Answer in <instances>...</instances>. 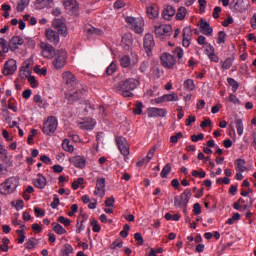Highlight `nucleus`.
Instances as JSON below:
<instances>
[{
	"mask_svg": "<svg viewBox=\"0 0 256 256\" xmlns=\"http://www.w3.org/2000/svg\"><path fill=\"white\" fill-rule=\"evenodd\" d=\"M58 222L61 223L64 227H69V225H71V220L69 218H65L64 216H59Z\"/></svg>",
	"mask_w": 256,
	"mask_h": 256,
	"instance_id": "09e8293b",
	"label": "nucleus"
},
{
	"mask_svg": "<svg viewBox=\"0 0 256 256\" xmlns=\"http://www.w3.org/2000/svg\"><path fill=\"white\" fill-rule=\"evenodd\" d=\"M9 152L6 150L5 146L0 144V159L1 161H7Z\"/></svg>",
	"mask_w": 256,
	"mask_h": 256,
	"instance_id": "79ce46f5",
	"label": "nucleus"
},
{
	"mask_svg": "<svg viewBox=\"0 0 256 256\" xmlns=\"http://www.w3.org/2000/svg\"><path fill=\"white\" fill-rule=\"evenodd\" d=\"M192 35H193V32H192L191 28L185 27L183 29V32H182V37H183L182 45H183V47H189L191 45Z\"/></svg>",
	"mask_w": 256,
	"mask_h": 256,
	"instance_id": "aec40b11",
	"label": "nucleus"
},
{
	"mask_svg": "<svg viewBox=\"0 0 256 256\" xmlns=\"http://www.w3.org/2000/svg\"><path fill=\"white\" fill-rule=\"evenodd\" d=\"M34 212L36 217H45V210L39 208V207H34Z\"/></svg>",
	"mask_w": 256,
	"mask_h": 256,
	"instance_id": "0e129e2a",
	"label": "nucleus"
},
{
	"mask_svg": "<svg viewBox=\"0 0 256 256\" xmlns=\"http://www.w3.org/2000/svg\"><path fill=\"white\" fill-rule=\"evenodd\" d=\"M52 26L62 37H67V25L63 23V20L61 19H55L52 22Z\"/></svg>",
	"mask_w": 256,
	"mask_h": 256,
	"instance_id": "a211bd4d",
	"label": "nucleus"
},
{
	"mask_svg": "<svg viewBox=\"0 0 256 256\" xmlns=\"http://www.w3.org/2000/svg\"><path fill=\"white\" fill-rule=\"evenodd\" d=\"M193 213L194 215H201V204L195 203L193 205Z\"/></svg>",
	"mask_w": 256,
	"mask_h": 256,
	"instance_id": "338daca9",
	"label": "nucleus"
},
{
	"mask_svg": "<svg viewBox=\"0 0 256 256\" xmlns=\"http://www.w3.org/2000/svg\"><path fill=\"white\" fill-rule=\"evenodd\" d=\"M122 45H124V48L127 50L131 45H133V39L131 38V35H124L122 37Z\"/></svg>",
	"mask_w": 256,
	"mask_h": 256,
	"instance_id": "72a5a7b5",
	"label": "nucleus"
},
{
	"mask_svg": "<svg viewBox=\"0 0 256 256\" xmlns=\"http://www.w3.org/2000/svg\"><path fill=\"white\" fill-rule=\"evenodd\" d=\"M233 65V59L227 58L223 63H222V69L227 70L231 69Z\"/></svg>",
	"mask_w": 256,
	"mask_h": 256,
	"instance_id": "5fc2aeb1",
	"label": "nucleus"
},
{
	"mask_svg": "<svg viewBox=\"0 0 256 256\" xmlns=\"http://www.w3.org/2000/svg\"><path fill=\"white\" fill-rule=\"evenodd\" d=\"M52 229L57 235H65L67 233V230L57 222L52 223Z\"/></svg>",
	"mask_w": 256,
	"mask_h": 256,
	"instance_id": "7c9ffc66",
	"label": "nucleus"
},
{
	"mask_svg": "<svg viewBox=\"0 0 256 256\" xmlns=\"http://www.w3.org/2000/svg\"><path fill=\"white\" fill-rule=\"evenodd\" d=\"M191 189H185L184 192L179 196L174 197V205L175 207H180L183 209L184 215H187V205H189V201L191 200Z\"/></svg>",
	"mask_w": 256,
	"mask_h": 256,
	"instance_id": "f03ea898",
	"label": "nucleus"
},
{
	"mask_svg": "<svg viewBox=\"0 0 256 256\" xmlns=\"http://www.w3.org/2000/svg\"><path fill=\"white\" fill-rule=\"evenodd\" d=\"M200 29L203 35H206L208 37H210V35H213V28H211V25H209L208 22L204 19L200 20Z\"/></svg>",
	"mask_w": 256,
	"mask_h": 256,
	"instance_id": "4be33fe9",
	"label": "nucleus"
},
{
	"mask_svg": "<svg viewBox=\"0 0 256 256\" xmlns=\"http://www.w3.org/2000/svg\"><path fill=\"white\" fill-rule=\"evenodd\" d=\"M229 101L233 103L234 105H241V100L235 96V94H230Z\"/></svg>",
	"mask_w": 256,
	"mask_h": 256,
	"instance_id": "052dcab7",
	"label": "nucleus"
},
{
	"mask_svg": "<svg viewBox=\"0 0 256 256\" xmlns=\"http://www.w3.org/2000/svg\"><path fill=\"white\" fill-rule=\"evenodd\" d=\"M171 31H173V27L171 25L162 24L159 26H155L154 33L157 37L165 39V37H169L171 35Z\"/></svg>",
	"mask_w": 256,
	"mask_h": 256,
	"instance_id": "1a4fd4ad",
	"label": "nucleus"
},
{
	"mask_svg": "<svg viewBox=\"0 0 256 256\" xmlns=\"http://www.w3.org/2000/svg\"><path fill=\"white\" fill-rule=\"evenodd\" d=\"M105 183H106L105 178H98L96 181L94 195H96L97 197H101V199L105 197V187H106Z\"/></svg>",
	"mask_w": 256,
	"mask_h": 256,
	"instance_id": "4468645a",
	"label": "nucleus"
},
{
	"mask_svg": "<svg viewBox=\"0 0 256 256\" xmlns=\"http://www.w3.org/2000/svg\"><path fill=\"white\" fill-rule=\"evenodd\" d=\"M45 35L47 41H49L50 43H53L54 45H57V43H59V32L53 29H47Z\"/></svg>",
	"mask_w": 256,
	"mask_h": 256,
	"instance_id": "412c9836",
	"label": "nucleus"
},
{
	"mask_svg": "<svg viewBox=\"0 0 256 256\" xmlns=\"http://www.w3.org/2000/svg\"><path fill=\"white\" fill-rule=\"evenodd\" d=\"M169 173H171V164L167 163L161 173H160V177H162V179H167V175H169Z\"/></svg>",
	"mask_w": 256,
	"mask_h": 256,
	"instance_id": "ea45409f",
	"label": "nucleus"
},
{
	"mask_svg": "<svg viewBox=\"0 0 256 256\" xmlns=\"http://www.w3.org/2000/svg\"><path fill=\"white\" fill-rule=\"evenodd\" d=\"M18 237V243L22 245V243H25V231L23 230H17L16 231Z\"/></svg>",
	"mask_w": 256,
	"mask_h": 256,
	"instance_id": "6e6d98bb",
	"label": "nucleus"
},
{
	"mask_svg": "<svg viewBox=\"0 0 256 256\" xmlns=\"http://www.w3.org/2000/svg\"><path fill=\"white\" fill-rule=\"evenodd\" d=\"M176 10L173 6H166L162 12V17L163 19H165L166 21H170V19L172 17L175 16Z\"/></svg>",
	"mask_w": 256,
	"mask_h": 256,
	"instance_id": "393cba45",
	"label": "nucleus"
},
{
	"mask_svg": "<svg viewBox=\"0 0 256 256\" xmlns=\"http://www.w3.org/2000/svg\"><path fill=\"white\" fill-rule=\"evenodd\" d=\"M121 247H123V241L121 240L114 241L110 246L111 249H121Z\"/></svg>",
	"mask_w": 256,
	"mask_h": 256,
	"instance_id": "e2e57ef3",
	"label": "nucleus"
},
{
	"mask_svg": "<svg viewBox=\"0 0 256 256\" xmlns=\"http://www.w3.org/2000/svg\"><path fill=\"white\" fill-rule=\"evenodd\" d=\"M28 82L30 83L32 89H37L38 84H37V80L35 79V76H29Z\"/></svg>",
	"mask_w": 256,
	"mask_h": 256,
	"instance_id": "680f3d73",
	"label": "nucleus"
},
{
	"mask_svg": "<svg viewBox=\"0 0 256 256\" xmlns=\"http://www.w3.org/2000/svg\"><path fill=\"white\" fill-rule=\"evenodd\" d=\"M167 109L165 108H148L147 109V115L148 117L152 118V117H167Z\"/></svg>",
	"mask_w": 256,
	"mask_h": 256,
	"instance_id": "f3484780",
	"label": "nucleus"
},
{
	"mask_svg": "<svg viewBox=\"0 0 256 256\" xmlns=\"http://www.w3.org/2000/svg\"><path fill=\"white\" fill-rule=\"evenodd\" d=\"M134 239L137 242V245H143V236L141 233L137 232L134 234Z\"/></svg>",
	"mask_w": 256,
	"mask_h": 256,
	"instance_id": "69168bd1",
	"label": "nucleus"
},
{
	"mask_svg": "<svg viewBox=\"0 0 256 256\" xmlns=\"http://www.w3.org/2000/svg\"><path fill=\"white\" fill-rule=\"evenodd\" d=\"M246 163L247 162H245L244 159H237L236 169H237V171H239V173H245V171H247V166H245Z\"/></svg>",
	"mask_w": 256,
	"mask_h": 256,
	"instance_id": "2f4dec72",
	"label": "nucleus"
},
{
	"mask_svg": "<svg viewBox=\"0 0 256 256\" xmlns=\"http://www.w3.org/2000/svg\"><path fill=\"white\" fill-rule=\"evenodd\" d=\"M34 186H36L38 189H45L47 186V179L43 175L39 174L34 181Z\"/></svg>",
	"mask_w": 256,
	"mask_h": 256,
	"instance_id": "bb28decb",
	"label": "nucleus"
},
{
	"mask_svg": "<svg viewBox=\"0 0 256 256\" xmlns=\"http://www.w3.org/2000/svg\"><path fill=\"white\" fill-rule=\"evenodd\" d=\"M146 13L149 19H157V17H159V8L155 5L148 6L146 8Z\"/></svg>",
	"mask_w": 256,
	"mask_h": 256,
	"instance_id": "a878e982",
	"label": "nucleus"
},
{
	"mask_svg": "<svg viewBox=\"0 0 256 256\" xmlns=\"http://www.w3.org/2000/svg\"><path fill=\"white\" fill-rule=\"evenodd\" d=\"M62 148L64 151H67L68 153H73V151H75V148L72 146L71 141H69V139L63 140Z\"/></svg>",
	"mask_w": 256,
	"mask_h": 256,
	"instance_id": "473e14b6",
	"label": "nucleus"
},
{
	"mask_svg": "<svg viewBox=\"0 0 256 256\" xmlns=\"http://www.w3.org/2000/svg\"><path fill=\"white\" fill-rule=\"evenodd\" d=\"M114 204H115V198L113 196L108 197L105 201L106 207H113Z\"/></svg>",
	"mask_w": 256,
	"mask_h": 256,
	"instance_id": "774afa93",
	"label": "nucleus"
},
{
	"mask_svg": "<svg viewBox=\"0 0 256 256\" xmlns=\"http://www.w3.org/2000/svg\"><path fill=\"white\" fill-rule=\"evenodd\" d=\"M29 5V0H19L17 4V11L19 13L25 11V8L28 7Z\"/></svg>",
	"mask_w": 256,
	"mask_h": 256,
	"instance_id": "a19ab883",
	"label": "nucleus"
},
{
	"mask_svg": "<svg viewBox=\"0 0 256 256\" xmlns=\"http://www.w3.org/2000/svg\"><path fill=\"white\" fill-rule=\"evenodd\" d=\"M149 69V61L144 60L140 63L139 71L140 73H145Z\"/></svg>",
	"mask_w": 256,
	"mask_h": 256,
	"instance_id": "8fccbe9b",
	"label": "nucleus"
},
{
	"mask_svg": "<svg viewBox=\"0 0 256 256\" xmlns=\"http://www.w3.org/2000/svg\"><path fill=\"white\" fill-rule=\"evenodd\" d=\"M134 115H141L143 113V102L137 101L135 108L133 109Z\"/></svg>",
	"mask_w": 256,
	"mask_h": 256,
	"instance_id": "37998d69",
	"label": "nucleus"
},
{
	"mask_svg": "<svg viewBox=\"0 0 256 256\" xmlns=\"http://www.w3.org/2000/svg\"><path fill=\"white\" fill-rule=\"evenodd\" d=\"M60 200H59V195L57 194H54L53 196V202L50 204V207L52 209H57V207H59V204H60Z\"/></svg>",
	"mask_w": 256,
	"mask_h": 256,
	"instance_id": "603ef678",
	"label": "nucleus"
},
{
	"mask_svg": "<svg viewBox=\"0 0 256 256\" xmlns=\"http://www.w3.org/2000/svg\"><path fill=\"white\" fill-rule=\"evenodd\" d=\"M30 67H31V62L25 61L20 69H22V71H27L28 75H31Z\"/></svg>",
	"mask_w": 256,
	"mask_h": 256,
	"instance_id": "bf43d9fd",
	"label": "nucleus"
},
{
	"mask_svg": "<svg viewBox=\"0 0 256 256\" xmlns=\"http://www.w3.org/2000/svg\"><path fill=\"white\" fill-rule=\"evenodd\" d=\"M95 125H97V122L91 119L89 122L80 123V128L84 129L85 131H93V129H95Z\"/></svg>",
	"mask_w": 256,
	"mask_h": 256,
	"instance_id": "cd10ccee",
	"label": "nucleus"
},
{
	"mask_svg": "<svg viewBox=\"0 0 256 256\" xmlns=\"http://www.w3.org/2000/svg\"><path fill=\"white\" fill-rule=\"evenodd\" d=\"M17 187H19V181H17V178L10 177L0 184V194L11 195V193L16 191Z\"/></svg>",
	"mask_w": 256,
	"mask_h": 256,
	"instance_id": "20e7f679",
	"label": "nucleus"
},
{
	"mask_svg": "<svg viewBox=\"0 0 256 256\" xmlns=\"http://www.w3.org/2000/svg\"><path fill=\"white\" fill-rule=\"evenodd\" d=\"M64 7L67 11H72V13H77L79 9V4L77 0H64Z\"/></svg>",
	"mask_w": 256,
	"mask_h": 256,
	"instance_id": "5701e85b",
	"label": "nucleus"
},
{
	"mask_svg": "<svg viewBox=\"0 0 256 256\" xmlns=\"http://www.w3.org/2000/svg\"><path fill=\"white\" fill-rule=\"evenodd\" d=\"M143 45L146 53L149 55V53L153 51V47H155V39L153 38L152 34H145Z\"/></svg>",
	"mask_w": 256,
	"mask_h": 256,
	"instance_id": "dca6fc26",
	"label": "nucleus"
},
{
	"mask_svg": "<svg viewBox=\"0 0 256 256\" xmlns=\"http://www.w3.org/2000/svg\"><path fill=\"white\" fill-rule=\"evenodd\" d=\"M62 79L68 87H73V84L77 81L75 75L69 71L62 74Z\"/></svg>",
	"mask_w": 256,
	"mask_h": 256,
	"instance_id": "b1692460",
	"label": "nucleus"
},
{
	"mask_svg": "<svg viewBox=\"0 0 256 256\" xmlns=\"http://www.w3.org/2000/svg\"><path fill=\"white\" fill-rule=\"evenodd\" d=\"M88 35H103V30L97 29L95 27H90L86 30Z\"/></svg>",
	"mask_w": 256,
	"mask_h": 256,
	"instance_id": "a18cd8bd",
	"label": "nucleus"
},
{
	"mask_svg": "<svg viewBox=\"0 0 256 256\" xmlns=\"http://www.w3.org/2000/svg\"><path fill=\"white\" fill-rule=\"evenodd\" d=\"M171 101H179V95L173 92L171 94L164 95V103H170Z\"/></svg>",
	"mask_w": 256,
	"mask_h": 256,
	"instance_id": "f704fd0d",
	"label": "nucleus"
},
{
	"mask_svg": "<svg viewBox=\"0 0 256 256\" xmlns=\"http://www.w3.org/2000/svg\"><path fill=\"white\" fill-rule=\"evenodd\" d=\"M34 103L38 105V107H45V102H43V99L41 98V95L37 94L33 97Z\"/></svg>",
	"mask_w": 256,
	"mask_h": 256,
	"instance_id": "de8ad7c7",
	"label": "nucleus"
},
{
	"mask_svg": "<svg viewBox=\"0 0 256 256\" xmlns=\"http://www.w3.org/2000/svg\"><path fill=\"white\" fill-rule=\"evenodd\" d=\"M52 65L56 70L63 69L67 65V51L63 49L57 50Z\"/></svg>",
	"mask_w": 256,
	"mask_h": 256,
	"instance_id": "39448f33",
	"label": "nucleus"
},
{
	"mask_svg": "<svg viewBox=\"0 0 256 256\" xmlns=\"http://www.w3.org/2000/svg\"><path fill=\"white\" fill-rule=\"evenodd\" d=\"M25 249H35V238H30L25 244Z\"/></svg>",
	"mask_w": 256,
	"mask_h": 256,
	"instance_id": "13d9d810",
	"label": "nucleus"
},
{
	"mask_svg": "<svg viewBox=\"0 0 256 256\" xmlns=\"http://www.w3.org/2000/svg\"><path fill=\"white\" fill-rule=\"evenodd\" d=\"M160 63L165 69H173V67H175V63H177V60L175 59V56L171 55L170 53H163L160 56Z\"/></svg>",
	"mask_w": 256,
	"mask_h": 256,
	"instance_id": "6e6552de",
	"label": "nucleus"
},
{
	"mask_svg": "<svg viewBox=\"0 0 256 256\" xmlns=\"http://www.w3.org/2000/svg\"><path fill=\"white\" fill-rule=\"evenodd\" d=\"M116 143L121 155L125 157L124 161H127V159H129V153H130L129 143L127 142V138L123 136H118L116 137Z\"/></svg>",
	"mask_w": 256,
	"mask_h": 256,
	"instance_id": "0eeeda50",
	"label": "nucleus"
},
{
	"mask_svg": "<svg viewBox=\"0 0 256 256\" xmlns=\"http://www.w3.org/2000/svg\"><path fill=\"white\" fill-rule=\"evenodd\" d=\"M230 9L232 11H239L240 13H245L249 9V3L245 0H232L230 3Z\"/></svg>",
	"mask_w": 256,
	"mask_h": 256,
	"instance_id": "9b49d317",
	"label": "nucleus"
},
{
	"mask_svg": "<svg viewBox=\"0 0 256 256\" xmlns=\"http://www.w3.org/2000/svg\"><path fill=\"white\" fill-rule=\"evenodd\" d=\"M185 15H187V9H185V7H180L176 13V19L178 21H183Z\"/></svg>",
	"mask_w": 256,
	"mask_h": 256,
	"instance_id": "58836bf2",
	"label": "nucleus"
},
{
	"mask_svg": "<svg viewBox=\"0 0 256 256\" xmlns=\"http://www.w3.org/2000/svg\"><path fill=\"white\" fill-rule=\"evenodd\" d=\"M40 49L42 50V57H45V59H53V56L57 53L51 44L45 42L40 44Z\"/></svg>",
	"mask_w": 256,
	"mask_h": 256,
	"instance_id": "9d476101",
	"label": "nucleus"
},
{
	"mask_svg": "<svg viewBox=\"0 0 256 256\" xmlns=\"http://www.w3.org/2000/svg\"><path fill=\"white\" fill-rule=\"evenodd\" d=\"M85 95H87V90L85 88L76 90L74 93H70L68 95V103L73 104L76 101H83V99H85Z\"/></svg>",
	"mask_w": 256,
	"mask_h": 256,
	"instance_id": "f8f14e48",
	"label": "nucleus"
},
{
	"mask_svg": "<svg viewBox=\"0 0 256 256\" xmlns=\"http://www.w3.org/2000/svg\"><path fill=\"white\" fill-rule=\"evenodd\" d=\"M117 71V65L113 62L106 68V75H113Z\"/></svg>",
	"mask_w": 256,
	"mask_h": 256,
	"instance_id": "49530a36",
	"label": "nucleus"
},
{
	"mask_svg": "<svg viewBox=\"0 0 256 256\" xmlns=\"http://www.w3.org/2000/svg\"><path fill=\"white\" fill-rule=\"evenodd\" d=\"M136 87H139V80L134 78L122 80L118 85V89L122 91L124 97H133L134 94L132 91H135Z\"/></svg>",
	"mask_w": 256,
	"mask_h": 256,
	"instance_id": "f257e3e1",
	"label": "nucleus"
},
{
	"mask_svg": "<svg viewBox=\"0 0 256 256\" xmlns=\"http://www.w3.org/2000/svg\"><path fill=\"white\" fill-rule=\"evenodd\" d=\"M69 162L77 169H85V166L87 165V159H85L84 156L70 157Z\"/></svg>",
	"mask_w": 256,
	"mask_h": 256,
	"instance_id": "2eb2a0df",
	"label": "nucleus"
},
{
	"mask_svg": "<svg viewBox=\"0 0 256 256\" xmlns=\"http://www.w3.org/2000/svg\"><path fill=\"white\" fill-rule=\"evenodd\" d=\"M25 40L21 36H14L9 41V49L10 51H17L19 49V45H23Z\"/></svg>",
	"mask_w": 256,
	"mask_h": 256,
	"instance_id": "6ab92c4d",
	"label": "nucleus"
},
{
	"mask_svg": "<svg viewBox=\"0 0 256 256\" xmlns=\"http://www.w3.org/2000/svg\"><path fill=\"white\" fill-rule=\"evenodd\" d=\"M120 65L124 69H127V67H131V58L129 56H127V55L123 56L120 59Z\"/></svg>",
	"mask_w": 256,
	"mask_h": 256,
	"instance_id": "e433bc0d",
	"label": "nucleus"
},
{
	"mask_svg": "<svg viewBox=\"0 0 256 256\" xmlns=\"http://www.w3.org/2000/svg\"><path fill=\"white\" fill-rule=\"evenodd\" d=\"M59 125V121L55 118V116H50L43 123L42 131L44 135L51 136L55 131H57V127Z\"/></svg>",
	"mask_w": 256,
	"mask_h": 256,
	"instance_id": "423d86ee",
	"label": "nucleus"
},
{
	"mask_svg": "<svg viewBox=\"0 0 256 256\" xmlns=\"http://www.w3.org/2000/svg\"><path fill=\"white\" fill-rule=\"evenodd\" d=\"M182 137H183V133L178 132L176 135H173L170 137V142H172L173 144L179 143V139H181Z\"/></svg>",
	"mask_w": 256,
	"mask_h": 256,
	"instance_id": "4d7b16f0",
	"label": "nucleus"
},
{
	"mask_svg": "<svg viewBox=\"0 0 256 256\" xmlns=\"http://www.w3.org/2000/svg\"><path fill=\"white\" fill-rule=\"evenodd\" d=\"M125 22L127 23V27L131 29V31H134V33H138V35H141V33H143L145 21L142 17L135 18L128 16L125 18Z\"/></svg>",
	"mask_w": 256,
	"mask_h": 256,
	"instance_id": "7ed1b4c3",
	"label": "nucleus"
},
{
	"mask_svg": "<svg viewBox=\"0 0 256 256\" xmlns=\"http://www.w3.org/2000/svg\"><path fill=\"white\" fill-rule=\"evenodd\" d=\"M15 71H17V61H15V59L7 60L4 64L3 75H13Z\"/></svg>",
	"mask_w": 256,
	"mask_h": 256,
	"instance_id": "ddd939ff",
	"label": "nucleus"
},
{
	"mask_svg": "<svg viewBox=\"0 0 256 256\" xmlns=\"http://www.w3.org/2000/svg\"><path fill=\"white\" fill-rule=\"evenodd\" d=\"M90 225H92V230L94 233H99V231H101V226H99L97 220L92 219Z\"/></svg>",
	"mask_w": 256,
	"mask_h": 256,
	"instance_id": "864d4df0",
	"label": "nucleus"
},
{
	"mask_svg": "<svg viewBox=\"0 0 256 256\" xmlns=\"http://www.w3.org/2000/svg\"><path fill=\"white\" fill-rule=\"evenodd\" d=\"M183 85L184 89H186L189 92L195 90V82L193 81V79H187L186 81H184Z\"/></svg>",
	"mask_w": 256,
	"mask_h": 256,
	"instance_id": "c9c22d12",
	"label": "nucleus"
},
{
	"mask_svg": "<svg viewBox=\"0 0 256 256\" xmlns=\"http://www.w3.org/2000/svg\"><path fill=\"white\" fill-rule=\"evenodd\" d=\"M227 83L231 85L233 93H235L239 89V83L235 81L233 78H227Z\"/></svg>",
	"mask_w": 256,
	"mask_h": 256,
	"instance_id": "c03bdc74",
	"label": "nucleus"
},
{
	"mask_svg": "<svg viewBox=\"0 0 256 256\" xmlns=\"http://www.w3.org/2000/svg\"><path fill=\"white\" fill-rule=\"evenodd\" d=\"M226 38H227V34L225 33V31H220L218 33V40H217L218 45L225 43Z\"/></svg>",
	"mask_w": 256,
	"mask_h": 256,
	"instance_id": "3c124183",
	"label": "nucleus"
},
{
	"mask_svg": "<svg viewBox=\"0 0 256 256\" xmlns=\"http://www.w3.org/2000/svg\"><path fill=\"white\" fill-rule=\"evenodd\" d=\"M60 256H73V246L65 244L61 249Z\"/></svg>",
	"mask_w": 256,
	"mask_h": 256,
	"instance_id": "c85d7f7f",
	"label": "nucleus"
},
{
	"mask_svg": "<svg viewBox=\"0 0 256 256\" xmlns=\"http://www.w3.org/2000/svg\"><path fill=\"white\" fill-rule=\"evenodd\" d=\"M235 125H236V129H237V134L239 135V137H241V135H243V131H244L243 120L236 119Z\"/></svg>",
	"mask_w": 256,
	"mask_h": 256,
	"instance_id": "4c0bfd02",
	"label": "nucleus"
},
{
	"mask_svg": "<svg viewBox=\"0 0 256 256\" xmlns=\"http://www.w3.org/2000/svg\"><path fill=\"white\" fill-rule=\"evenodd\" d=\"M53 0H36V7L38 9H45V7H51Z\"/></svg>",
	"mask_w": 256,
	"mask_h": 256,
	"instance_id": "c756f323",
	"label": "nucleus"
}]
</instances>
